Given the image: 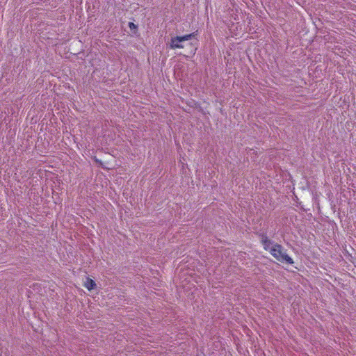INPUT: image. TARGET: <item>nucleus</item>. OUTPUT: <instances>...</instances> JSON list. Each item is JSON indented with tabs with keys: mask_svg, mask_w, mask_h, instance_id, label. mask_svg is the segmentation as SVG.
<instances>
[{
	"mask_svg": "<svg viewBox=\"0 0 356 356\" xmlns=\"http://www.w3.org/2000/svg\"><path fill=\"white\" fill-rule=\"evenodd\" d=\"M270 252L272 256L279 261L286 262L289 264H293L294 263L293 259L288 255L286 250H284L283 246L280 244H274L270 248Z\"/></svg>",
	"mask_w": 356,
	"mask_h": 356,
	"instance_id": "f257e3e1",
	"label": "nucleus"
},
{
	"mask_svg": "<svg viewBox=\"0 0 356 356\" xmlns=\"http://www.w3.org/2000/svg\"><path fill=\"white\" fill-rule=\"evenodd\" d=\"M170 47L172 49H175L177 48L181 49L184 47L183 44L182 40L179 38V36L172 37L170 39Z\"/></svg>",
	"mask_w": 356,
	"mask_h": 356,
	"instance_id": "f03ea898",
	"label": "nucleus"
},
{
	"mask_svg": "<svg viewBox=\"0 0 356 356\" xmlns=\"http://www.w3.org/2000/svg\"><path fill=\"white\" fill-rule=\"evenodd\" d=\"M261 241L264 246V248L266 250H268L270 252V248L274 245L273 242L271 240L268 239V236L266 235L261 236Z\"/></svg>",
	"mask_w": 356,
	"mask_h": 356,
	"instance_id": "7ed1b4c3",
	"label": "nucleus"
},
{
	"mask_svg": "<svg viewBox=\"0 0 356 356\" xmlns=\"http://www.w3.org/2000/svg\"><path fill=\"white\" fill-rule=\"evenodd\" d=\"M195 35H196V32H193V33H190V34H186V35H183V36H179V38L184 42L185 41H187V40H191L192 38H194Z\"/></svg>",
	"mask_w": 356,
	"mask_h": 356,
	"instance_id": "20e7f679",
	"label": "nucleus"
},
{
	"mask_svg": "<svg viewBox=\"0 0 356 356\" xmlns=\"http://www.w3.org/2000/svg\"><path fill=\"white\" fill-rule=\"evenodd\" d=\"M86 287L88 290H92L96 286V283L91 279H88L87 282L85 284Z\"/></svg>",
	"mask_w": 356,
	"mask_h": 356,
	"instance_id": "39448f33",
	"label": "nucleus"
},
{
	"mask_svg": "<svg viewBox=\"0 0 356 356\" xmlns=\"http://www.w3.org/2000/svg\"><path fill=\"white\" fill-rule=\"evenodd\" d=\"M129 28L133 30V29H136L137 28V26L136 24H134L133 22H129Z\"/></svg>",
	"mask_w": 356,
	"mask_h": 356,
	"instance_id": "423d86ee",
	"label": "nucleus"
}]
</instances>
